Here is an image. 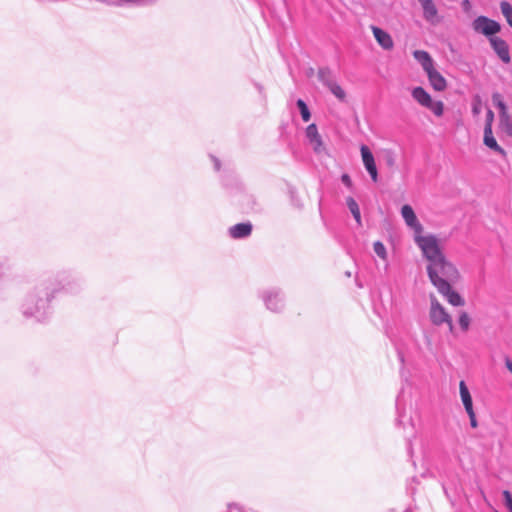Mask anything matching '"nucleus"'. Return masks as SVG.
Listing matches in <instances>:
<instances>
[{
	"label": "nucleus",
	"mask_w": 512,
	"mask_h": 512,
	"mask_svg": "<svg viewBox=\"0 0 512 512\" xmlns=\"http://www.w3.org/2000/svg\"><path fill=\"white\" fill-rule=\"evenodd\" d=\"M421 7L423 9V17L427 22L431 24H438L441 21L438 9L433 0H425L421 3Z\"/></svg>",
	"instance_id": "obj_9"
},
{
	"label": "nucleus",
	"mask_w": 512,
	"mask_h": 512,
	"mask_svg": "<svg viewBox=\"0 0 512 512\" xmlns=\"http://www.w3.org/2000/svg\"><path fill=\"white\" fill-rule=\"evenodd\" d=\"M482 111V100L480 96L476 95L473 98L472 112L475 116L479 115Z\"/></svg>",
	"instance_id": "obj_23"
},
{
	"label": "nucleus",
	"mask_w": 512,
	"mask_h": 512,
	"mask_svg": "<svg viewBox=\"0 0 512 512\" xmlns=\"http://www.w3.org/2000/svg\"><path fill=\"white\" fill-rule=\"evenodd\" d=\"M459 325L463 331H467L470 326V317L467 312H462L459 316Z\"/></svg>",
	"instance_id": "obj_22"
},
{
	"label": "nucleus",
	"mask_w": 512,
	"mask_h": 512,
	"mask_svg": "<svg viewBox=\"0 0 512 512\" xmlns=\"http://www.w3.org/2000/svg\"><path fill=\"white\" fill-rule=\"evenodd\" d=\"M505 364L507 369L512 373V361L510 359H506Z\"/></svg>",
	"instance_id": "obj_30"
},
{
	"label": "nucleus",
	"mask_w": 512,
	"mask_h": 512,
	"mask_svg": "<svg viewBox=\"0 0 512 512\" xmlns=\"http://www.w3.org/2000/svg\"><path fill=\"white\" fill-rule=\"evenodd\" d=\"M306 137L316 153H320L324 150V144L322 138L318 132L316 124L312 123L306 128Z\"/></svg>",
	"instance_id": "obj_10"
},
{
	"label": "nucleus",
	"mask_w": 512,
	"mask_h": 512,
	"mask_svg": "<svg viewBox=\"0 0 512 512\" xmlns=\"http://www.w3.org/2000/svg\"><path fill=\"white\" fill-rule=\"evenodd\" d=\"M342 182L349 188L352 187V180L350 178V176L348 174H343L342 177Z\"/></svg>",
	"instance_id": "obj_28"
},
{
	"label": "nucleus",
	"mask_w": 512,
	"mask_h": 512,
	"mask_svg": "<svg viewBox=\"0 0 512 512\" xmlns=\"http://www.w3.org/2000/svg\"><path fill=\"white\" fill-rule=\"evenodd\" d=\"M415 241L428 263L446 257L442 251L439 240L434 235H421L420 233L415 236Z\"/></svg>",
	"instance_id": "obj_2"
},
{
	"label": "nucleus",
	"mask_w": 512,
	"mask_h": 512,
	"mask_svg": "<svg viewBox=\"0 0 512 512\" xmlns=\"http://www.w3.org/2000/svg\"><path fill=\"white\" fill-rule=\"evenodd\" d=\"M412 97L423 107L431 110L434 115L440 117L444 112V104L441 101H433L431 96L422 87L412 90Z\"/></svg>",
	"instance_id": "obj_4"
},
{
	"label": "nucleus",
	"mask_w": 512,
	"mask_h": 512,
	"mask_svg": "<svg viewBox=\"0 0 512 512\" xmlns=\"http://www.w3.org/2000/svg\"><path fill=\"white\" fill-rule=\"evenodd\" d=\"M427 273L432 285L451 305L464 306L465 301L462 296L452 289V284L459 280L460 273L451 261L443 257L428 263Z\"/></svg>",
	"instance_id": "obj_1"
},
{
	"label": "nucleus",
	"mask_w": 512,
	"mask_h": 512,
	"mask_svg": "<svg viewBox=\"0 0 512 512\" xmlns=\"http://www.w3.org/2000/svg\"><path fill=\"white\" fill-rule=\"evenodd\" d=\"M388 162H389L390 165H393L394 164V159L391 158V159H389Z\"/></svg>",
	"instance_id": "obj_32"
},
{
	"label": "nucleus",
	"mask_w": 512,
	"mask_h": 512,
	"mask_svg": "<svg viewBox=\"0 0 512 512\" xmlns=\"http://www.w3.org/2000/svg\"><path fill=\"white\" fill-rule=\"evenodd\" d=\"M473 30L477 33L483 34L486 37H496L495 35L500 32L501 25L486 16L477 17L472 23Z\"/></svg>",
	"instance_id": "obj_5"
},
{
	"label": "nucleus",
	"mask_w": 512,
	"mask_h": 512,
	"mask_svg": "<svg viewBox=\"0 0 512 512\" xmlns=\"http://www.w3.org/2000/svg\"><path fill=\"white\" fill-rule=\"evenodd\" d=\"M467 414H468L469 419H470L471 427L472 428H476L478 426V422H477L476 414H475L474 410L467 411Z\"/></svg>",
	"instance_id": "obj_27"
},
{
	"label": "nucleus",
	"mask_w": 512,
	"mask_h": 512,
	"mask_svg": "<svg viewBox=\"0 0 512 512\" xmlns=\"http://www.w3.org/2000/svg\"><path fill=\"white\" fill-rule=\"evenodd\" d=\"M501 122H502L503 124H505V126H507V127H510V126H511V124H510V121H509V120H508V121H506L504 118H501Z\"/></svg>",
	"instance_id": "obj_31"
},
{
	"label": "nucleus",
	"mask_w": 512,
	"mask_h": 512,
	"mask_svg": "<svg viewBox=\"0 0 512 512\" xmlns=\"http://www.w3.org/2000/svg\"><path fill=\"white\" fill-rule=\"evenodd\" d=\"M426 73H427V76H428L431 86L436 91H444L446 89L447 82H446L445 78L435 69V67Z\"/></svg>",
	"instance_id": "obj_12"
},
{
	"label": "nucleus",
	"mask_w": 512,
	"mask_h": 512,
	"mask_svg": "<svg viewBox=\"0 0 512 512\" xmlns=\"http://www.w3.org/2000/svg\"><path fill=\"white\" fill-rule=\"evenodd\" d=\"M484 144L492 149L493 151L501 154L502 156H506V151L500 147L496 141V139L493 137L492 128L485 127L484 128Z\"/></svg>",
	"instance_id": "obj_13"
},
{
	"label": "nucleus",
	"mask_w": 512,
	"mask_h": 512,
	"mask_svg": "<svg viewBox=\"0 0 512 512\" xmlns=\"http://www.w3.org/2000/svg\"><path fill=\"white\" fill-rule=\"evenodd\" d=\"M503 497L506 507L512 512V494L508 490H505L503 491Z\"/></svg>",
	"instance_id": "obj_25"
},
{
	"label": "nucleus",
	"mask_w": 512,
	"mask_h": 512,
	"mask_svg": "<svg viewBox=\"0 0 512 512\" xmlns=\"http://www.w3.org/2000/svg\"><path fill=\"white\" fill-rule=\"evenodd\" d=\"M494 104L499 108L500 110V118H504L506 121H508V114H507V108L505 103L502 100V97L499 93H494L492 96Z\"/></svg>",
	"instance_id": "obj_18"
},
{
	"label": "nucleus",
	"mask_w": 512,
	"mask_h": 512,
	"mask_svg": "<svg viewBox=\"0 0 512 512\" xmlns=\"http://www.w3.org/2000/svg\"><path fill=\"white\" fill-rule=\"evenodd\" d=\"M401 214H402V217H403L405 223L409 227L414 229L416 235L422 233L423 227L417 220L416 214L410 205H408V204L403 205L401 208Z\"/></svg>",
	"instance_id": "obj_7"
},
{
	"label": "nucleus",
	"mask_w": 512,
	"mask_h": 512,
	"mask_svg": "<svg viewBox=\"0 0 512 512\" xmlns=\"http://www.w3.org/2000/svg\"><path fill=\"white\" fill-rule=\"evenodd\" d=\"M414 58L421 64L425 72L434 68V63L428 52L423 50H416L413 53Z\"/></svg>",
	"instance_id": "obj_15"
},
{
	"label": "nucleus",
	"mask_w": 512,
	"mask_h": 512,
	"mask_svg": "<svg viewBox=\"0 0 512 512\" xmlns=\"http://www.w3.org/2000/svg\"><path fill=\"white\" fill-rule=\"evenodd\" d=\"M373 249H374V252L382 259H385L386 258V249H385V246L377 241L373 244Z\"/></svg>",
	"instance_id": "obj_24"
},
{
	"label": "nucleus",
	"mask_w": 512,
	"mask_h": 512,
	"mask_svg": "<svg viewBox=\"0 0 512 512\" xmlns=\"http://www.w3.org/2000/svg\"><path fill=\"white\" fill-rule=\"evenodd\" d=\"M297 106L300 110L301 117H302L303 121L308 122L311 118V114H310V111H309L306 103L302 99H299L297 101Z\"/></svg>",
	"instance_id": "obj_20"
},
{
	"label": "nucleus",
	"mask_w": 512,
	"mask_h": 512,
	"mask_svg": "<svg viewBox=\"0 0 512 512\" xmlns=\"http://www.w3.org/2000/svg\"><path fill=\"white\" fill-rule=\"evenodd\" d=\"M430 309L429 318L432 324L441 326L446 324L449 331L453 333L454 325L451 315L447 312L446 308L438 301L435 295H430Z\"/></svg>",
	"instance_id": "obj_3"
},
{
	"label": "nucleus",
	"mask_w": 512,
	"mask_h": 512,
	"mask_svg": "<svg viewBox=\"0 0 512 512\" xmlns=\"http://www.w3.org/2000/svg\"><path fill=\"white\" fill-rule=\"evenodd\" d=\"M462 6H463V8H464L466 11L470 10V8H471V4H470L469 0H464V1L462 2Z\"/></svg>",
	"instance_id": "obj_29"
},
{
	"label": "nucleus",
	"mask_w": 512,
	"mask_h": 512,
	"mask_svg": "<svg viewBox=\"0 0 512 512\" xmlns=\"http://www.w3.org/2000/svg\"><path fill=\"white\" fill-rule=\"evenodd\" d=\"M459 392H460V397H461V400H462V403L464 405L466 412L474 410L471 394H470L469 389L464 381H460V383H459Z\"/></svg>",
	"instance_id": "obj_16"
},
{
	"label": "nucleus",
	"mask_w": 512,
	"mask_h": 512,
	"mask_svg": "<svg viewBox=\"0 0 512 512\" xmlns=\"http://www.w3.org/2000/svg\"><path fill=\"white\" fill-rule=\"evenodd\" d=\"M418 1H419V2H420V4H421V3H423L425 0H418Z\"/></svg>",
	"instance_id": "obj_33"
},
{
	"label": "nucleus",
	"mask_w": 512,
	"mask_h": 512,
	"mask_svg": "<svg viewBox=\"0 0 512 512\" xmlns=\"http://www.w3.org/2000/svg\"><path fill=\"white\" fill-rule=\"evenodd\" d=\"M371 31L377 43L385 50H391L394 47V42L389 33L377 26H371Z\"/></svg>",
	"instance_id": "obj_11"
},
{
	"label": "nucleus",
	"mask_w": 512,
	"mask_h": 512,
	"mask_svg": "<svg viewBox=\"0 0 512 512\" xmlns=\"http://www.w3.org/2000/svg\"><path fill=\"white\" fill-rule=\"evenodd\" d=\"M489 41H490L492 48L498 55V57L504 63H506V64L509 63L511 58H510L509 47H508L507 43L503 39H501L497 36L491 37Z\"/></svg>",
	"instance_id": "obj_8"
},
{
	"label": "nucleus",
	"mask_w": 512,
	"mask_h": 512,
	"mask_svg": "<svg viewBox=\"0 0 512 512\" xmlns=\"http://www.w3.org/2000/svg\"><path fill=\"white\" fill-rule=\"evenodd\" d=\"M494 121V113L491 109H488L487 110V114H486V124H485V127H489V128H492V123Z\"/></svg>",
	"instance_id": "obj_26"
},
{
	"label": "nucleus",
	"mask_w": 512,
	"mask_h": 512,
	"mask_svg": "<svg viewBox=\"0 0 512 512\" xmlns=\"http://www.w3.org/2000/svg\"><path fill=\"white\" fill-rule=\"evenodd\" d=\"M500 9L507 23L512 27V5L507 1H502Z\"/></svg>",
	"instance_id": "obj_19"
},
{
	"label": "nucleus",
	"mask_w": 512,
	"mask_h": 512,
	"mask_svg": "<svg viewBox=\"0 0 512 512\" xmlns=\"http://www.w3.org/2000/svg\"><path fill=\"white\" fill-rule=\"evenodd\" d=\"M360 151H361L362 161H363V164H364L366 170L370 174L371 179L374 182H377L378 181V172H377V167L375 164L373 154L371 153L370 149L366 145H362Z\"/></svg>",
	"instance_id": "obj_6"
},
{
	"label": "nucleus",
	"mask_w": 512,
	"mask_h": 512,
	"mask_svg": "<svg viewBox=\"0 0 512 512\" xmlns=\"http://www.w3.org/2000/svg\"><path fill=\"white\" fill-rule=\"evenodd\" d=\"M230 235L234 239L244 238L251 234L252 225L250 223H238L229 230Z\"/></svg>",
	"instance_id": "obj_14"
},
{
	"label": "nucleus",
	"mask_w": 512,
	"mask_h": 512,
	"mask_svg": "<svg viewBox=\"0 0 512 512\" xmlns=\"http://www.w3.org/2000/svg\"><path fill=\"white\" fill-rule=\"evenodd\" d=\"M346 203L358 225H361V213L357 202L354 200V198L348 197L346 199Z\"/></svg>",
	"instance_id": "obj_17"
},
{
	"label": "nucleus",
	"mask_w": 512,
	"mask_h": 512,
	"mask_svg": "<svg viewBox=\"0 0 512 512\" xmlns=\"http://www.w3.org/2000/svg\"><path fill=\"white\" fill-rule=\"evenodd\" d=\"M330 91L341 101H344L346 98V93L342 89V87L336 83H331L329 85Z\"/></svg>",
	"instance_id": "obj_21"
}]
</instances>
